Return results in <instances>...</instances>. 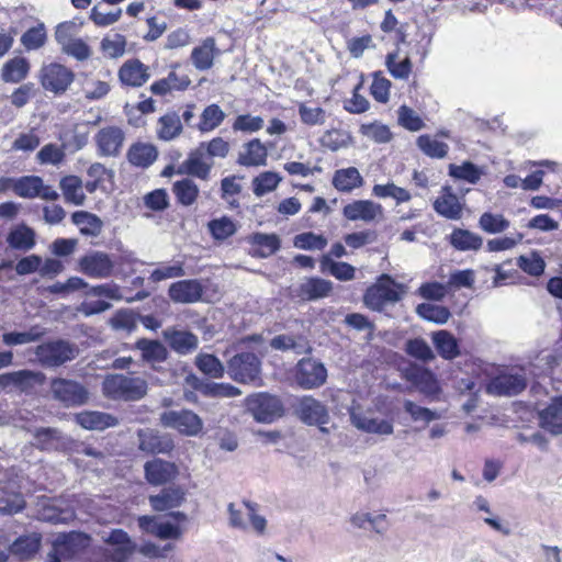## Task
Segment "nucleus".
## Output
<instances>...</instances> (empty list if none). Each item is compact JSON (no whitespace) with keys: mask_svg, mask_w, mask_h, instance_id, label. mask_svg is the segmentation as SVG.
<instances>
[{"mask_svg":"<svg viewBox=\"0 0 562 562\" xmlns=\"http://www.w3.org/2000/svg\"><path fill=\"white\" fill-rule=\"evenodd\" d=\"M79 347L67 339L57 338L43 342L35 348V356L43 368H59L79 356Z\"/></svg>","mask_w":562,"mask_h":562,"instance_id":"obj_1","label":"nucleus"},{"mask_svg":"<svg viewBox=\"0 0 562 562\" xmlns=\"http://www.w3.org/2000/svg\"><path fill=\"white\" fill-rule=\"evenodd\" d=\"M226 369L233 381L240 384H255L261 380L262 361L252 351H241L227 359Z\"/></svg>","mask_w":562,"mask_h":562,"instance_id":"obj_2","label":"nucleus"},{"mask_svg":"<svg viewBox=\"0 0 562 562\" xmlns=\"http://www.w3.org/2000/svg\"><path fill=\"white\" fill-rule=\"evenodd\" d=\"M103 391L114 400L139 401L147 394L148 384L139 376L112 374L104 379Z\"/></svg>","mask_w":562,"mask_h":562,"instance_id":"obj_3","label":"nucleus"},{"mask_svg":"<svg viewBox=\"0 0 562 562\" xmlns=\"http://www.w3.org/2000/svg\"><path fill=\"white\" fill-rule=\"evenodd\" d=\"M403 285L397 283L390 274L383 273L378 282L368 288L363 302L372 311L382 312L387 303H397L402 300Z\"/></svg>","mask_w":562,"mask_h":562,"instance_id":"obj_4","label":"nucleus"},{"mask_svg":"<svg viewBox=\"0 0 562 562\" xmlns=\"http://www.w3.org/2000/svg\"><path fill=\"white\" fill-rule=\"evenodd\" d=\"M246 407L254 419L259 423L271 424L284 415V405L281 398L267 392L247 396Z\"/></svg>","mask_w":562,"mask_h":562,"instance_id":"obj_5","label":"nucleus"},{"mask_svg":"<svg viewBox=\"0 0 562 562\" xmlns=\"http://www.w3.org/2000/svg\"><path fill=\"white\" fill-rule=\"evenodd\" d=\"M53 398L65 407L83 406L89 401V391L79 381L67 378H53L49 385Z\"/></svg>","mask_w":562,"mask_h":562,"instance_id":"obj_6","label":"nucleus"},{"mask_svg":"<svg viewBox=\"0 0 562 562\" xmlns=\"http://www.w3.org/2000/svg\"><path fill=\"white\" fill-rule=\"evenodd\" d=\"M327 376L325 364L314 358H302L293 371L294 382L302 390H315L323 386Z\"/></svg>","mask_w":562,"mask_h":562,"instance_id":"obj_7","label":"nucleus"},{"mask_svg":"<svg viewBox=\"0 0 562 562\" xmlns=\"http://www.w3.org/2000/svg\"><path fill=\"white\" fill-rule=\"evenodd\" d=\"M115 263L112 256L100 250H91L77 261V270L88 278L108 279L112 277Z\"/></svg>","mask_w":562,"mask_h":562,"instance_id":"obj_8","label":"nucleus"},{"mask_svg":"<svg viewBox=\"0 0 562 562\" xmlns=\"http://www.w3.org/2000/svg\"><path fill=\"white\" fill-rule=\"evenodd\" d=\"M160 424L186 436H196L202 431V418L190 409L165 411L159 417Z\"/></svg>","mask_w":562,"mask_h":562,"instance_id":"obj_9","label":"nucleus"},{"mask_svg":"<svg viewBox=\"0 0 562 562\" xmlns=\"http://www.w3.org/2000/svg\"><path fill=\"white\" fill-rule=\"evenodd\" d=\"M41 85L55 94L64 93L75 79L74 72L58 63H50L41 69Z\"/></svg>","mask_w":562,"mask_h":562,"instance_id":"obj_10","label":"nucleus"},{"mask_svg":"<svg viewBox=\"0 0 562 562\" xmlns=\"http://www.w3.org/2000/svg\"><path fill=\"white\" fill-rule=\"evenodd\" d=\"M294 411L299 419L308 426L326 425L329 422L326 405L312 395L301 396L297 400Z\"/></svg>","mask_w":562,"mask_h":562,"instance_id":"obj_11","label":"nucleus"},{"mask_svg":"<svg viewBox=\"0 0 562 562\" xmlns=\"http://www.w3.org/2000/svg\"><path fill=\"white\" fill-rule=\"evenodd\" d=\"M528 385L525 374L502 373L494 376L486 385V392L496 396H515L520 394Z\"/></svg>","mask_w":562,"mask_h":562,"instance_id":"obj_12","label":"nucleus"},{"mask_svg":"<svg viewBox=\"0 0 562 562\" xmlns=\"http://www.w3.org/2000/svg\"><path fill=\"white\" fill-rule=\"evenodd\" d=\"M140 352V359L154 371L160 372L162 363L167 361L169 351L158 339L139 338L133 347Z\"/></svg>","mask_w":562,"mask_h":562,"instance_id":"obj_13","label":"nucleus"},{"mask_svg":"<svg viewBox=\"0 0 562 562\" xmlns=\"http://www.w3.org/2000/svg\"><path fill=\"white\" fill-rule=\"evenodd\" d=\"M103 541L109 546H114L115 548L108 557L109 562H128L130 558L136 551V543L131 539L128 533L120 528L112 529L106 536H104Z\"/></svg>","mask_w":562,"mask_h":562,"instance_id":"obj_14","label":"nucleus"},{"mask_svg":"<svg viewBox=\"0 0 562 562\" xmlns=\"http://www.w3.org/2000/svg\"><path fill=\"white\" fill-rule=\"evenodd\" d=\"M138 449L148 454H166L175 448L173 440L167 434L150 428L139 429L137 432Z\"/></svg>","mask_w":562,"mask_h":562,"instance_id":"obj_15","label":"nucleus"},{"mask_svg":"<svg viewBox=\"0 0 562 562\" xmlns=\"http://www.w3.org/2000/svg\"><path fill=\"white\" fill-rule=\"evenodd\" d=\"M98 155L101 157H116L120 155L125 134L117 126H108L101 128L95 137Z\"/></svg>","mask_w":562,"mask_h":562,"instance_id":"obj_16","label":"nucleus"},{"mask_svg":"<svg viewBox=\"0 0 562 562\" xmlns=\"http://www.w3.org/2000/svg\"><path fill=\"white\" fill-rule=\"evenodd\" d=\"M204 286L198 279H186L173 282L168 289V295L175 303L191 304L202 300Z\"/></svg>","mask_w":562,"mask_h":562,"instance_id":"obj_17","label":"nucleus"},{"mask_svg":"<svg viewBox=\"0 0 562 562\" xmlns=\"http://www.w3.org/2000/svg\"><path fill=\"white\" fill-rule=\"evenodd\" d=\"M331 291V281L311 277L292 291V296L300 301H317L327 297Z\"/></svg>","mask_w":562,"mask_h":562,"instance_id":"obj_18","label":"nucleus"},{"mask_svg":"<svg viewBox=\"0 0 562 562\" xmlns=\"http://www.w3.org/2000/svg\"><path fill=\"white\" fill-rule=\"evenodd\" d=\"M145 479L150 485L159 486L172 481L178 475L175 463L156 458L144 464Z\"/></svg>","mask_w":562,"mask_h":562,"instance_id":"obj_19","label":"nucleus"},{"mask_svg":"<svg viewBox=\"0 0 562 562\" xmlns=\"http://www.w3.org/2000/svg\"><path fill=\"white\" fill-rule=\"evenodd\" d=\"M162 337L168 346L178 355L186 356L199 347V338L189 330H180L175 327H168L162 330Z\"/></svg>","mask_w":562,"mask_h":562,"instance_id":"obj_20","label":"nucleus"},{"mask_svg":"<svg viewBox=\"0 0 562 562\" xmlns=\"http://www.w3.org/2000/svg\"><path fill=\"white\" fill-rule=\"evenodd\" d=\"M45 381L46 375L41 371L23 369L14 372L2 373L0 374V393L11 385L23 390L35 385H43Z\"/></svg>","mask_w":562,"mask_h":562,"instance_id":"obj_21","label":"nucleus"},{"mask_svg":"<svg viewBox=\"0 0 562 562\" xmlns=\"http://www.w3.org/2000/svg\"><path fill=\"white\" fill-rule=\"evenodd\" d=\"M207 156L199 148V146L192 150L188 158L182 161V164L178 167V175H188L190 177H195L201 180H207L210 178L211 169L213 167V162L205 161Z\"/></svg>","mask_w":562,"mask_h":562,"instance_id":"obj_22","label":"nucleus"},{"mask_svg":"<svg viewBox=\"0 0 562 562\" xmlns=\"http://www.w3.org/2000/svg\"><path fill=\"white\" fill-rule=\"evenodd\" d=\"M539 425L552 436L562 435V395L553 397L549 405L539 412Z\"/></svg>","mask_w":562,"mask_h":562,"instance_id":"obj_23","label":"nucleus"},{"mask_svg":"<svg viewBox=\"0 0 562 562\" xmlns=\"http://www.w3.org/2000/svg\"><path fill=\"white\" fill-rule=\"evenodd\" d=\"M150 78L149 68L139 59L125 61L119 70V79L124 86L142 87Z\"/></svg>","mask_w":562,"mask_h":562,"instance_id":"obj_24","label":"nucleus"},{"mask_svg":"<svg viewBox=\"0 0 562 562\" xmlns=\"http://www.w3.org/2000/svg\"><path fill=\"white\" fill-rule=\"evenodd\" d=\"M382 212V206L371 200H357L342 209L344 216L349 221L372 222Z\"/></svg>","mask_w":562,"mask_h":562,"instance_id":"obj_25","label":"nucleus"},{"mask_svg":"<svg viewBox=\"0 0 562 562\" xmlns=\"http://www.w3.org/2000/svg\"><path fill=\"white\" fill-rule=\"evenodd\" d=\"M432 206L440 216L448 220H459L462 214V204L450 186L441 188V195L435 200Z\"/></svg>","mask_w":562,"mask_h":562,"instance_id":"obj_26","label":"nucleus"},{"mask_svg":"<svg viewBox=\"0 0 562 562\" xmlns=\"http://www.w3.org/2000/svg\"><path fill=\"white\" fill-rule=\"evenodd\" d=\"M148 499L154 510L165 512L179 507L186 499V493L179 486H169L156 495H150Z\"/></svg>","mask_w":562,"mask_h":562,"instance_id":"obj_27","label":"nucleus"},{"mask_svg":"<svg viewBox=\"0 0 562 562\" xmlns=\"http://www.w3.org/2000/svg\"><path fill=\"white\" fill-rule=\"evenodd\" d=\"M75 420L78 425L88 430H104L110 427H115L119 424L115 416L93 411H83L76 414Z\"/></svg>","mask_w":562,"mask_h":562,"instance_id":"obj_28","label":"nucleus"},{"mask_svg":"<svg viewBox=\"0 0 562 562\" xmlns=\"http://www.w3.org/2000/svg\"><path fill=\"white\" fill-rule=\"evenodd\" d=\"M350 419L352 425L364 432L374 434V435H392L394 431V426L391 420L381 419L378 417H370L366 414H355L350 415Z\"/></svg>","mask_w":562,"mask_h":562,"instance_id":"obj_29","label":"nucleus"},{"mask_svg":"<svg viewBox=\"0 0 562 562\" xmlns=\"http://www.w3.org/2000/svg\"><path fill=\"white\" fill-rule=\"evenodd\" d=\"M431 340L436 351L445 360H453L461 355L459 340L449 330L432 331Z\"/></svg>","mask_w":562,"mask_h":562,"instance_id":"obj_30","label":"nucleus"},{"mask_svg":"<svg viewBox=\"0 0 562 562\" xmlns=\"http://www.w3.org/2000/svg\"><path fill=\"white\" fill-rule=\"evenodd\" d=\"M244 151L239 153L237 164L244 167H259L267 165L268 149L259 138L244 144Z\"/></svg>","mask_w":562,"mask_h":562,"instance_id":"obj_31","label":"nucleus"},{"mask_svg":"<svg viewBox=\"0 0 562 562\" xmlns=\"http://www.w3.org/2000/svg\"><path fill=\"white\" fill-rule=\"evenodd\" d=\"M248 241L258 247L251 252L256 258H268L281 248V239L277 234L254 233L249 236Z\"/></svg>","mask_w":562,"mask_h":562,"instance_id":"obj_32","label":"nucleus"},{"mask_svg":"<svg viewBox=\"0 0 562 562\" xmlns=\"http://www.w3.org/2000/svg\"><path fill=\"white\" fill-rule=\"evenodd\" d=\"M65 440L66 437L58 428L41 427L34 430L32 445L42 451H53Z\"/></svg>","mask_w":562,"mask_h":562,"instance_id":"obj_33","label":"nucleus"},{"mask_svg":"<svg viewBox=\"0 0 562 562\" xmlns=\"http://www.w3.org/2000/svg\"><path fill=\"white\" fill-rule=\"evenodd\" d=\"M89 537L82 532H69L60 535L55 541V550L58 555L71 557L83 549Z\"/></svg>","mask_w":562,"mask_h":562,"instance_id":"obj_34","label":"nucleus"},{"mask_svg":"<svg viewBox=\"0 0 562 562\" xmlns=\"http://www.w3.org/2000/svg\"><path fill=\"white\" fill-rule=\"evenodd\" d=\"M35 238L36 234L33 228L26 224H20L9 232L7 243L12 249L27 251L35 247Z\"/></svg>","mask_w":562,"mask_h":562,"instance_id":"obj_35","label":"nucleus"},{"mask_svg":"<svg viewBox=\"0 0 562 562\" xmlns=\"http://www.w3.org/2000/svg\"><path fill=\"white\" fill-rule=\"evenodd\" d=\"M405 378L425 394L432 395L439 390L436 376L429 369L413 367L405 372Z\"/></svg>","mask_w":562,"mask_h":562,"instance_id":"obj_36","label":"nucleus"},{"mask_svg":"<svg viewBox=\"0 0 562 562\" xmlns=\"http://www.w3.org/2000/svg\"><path fill=\"white\" fill-rule=\"evenodd\" d=\"M72 223L83 236L97 237L103 228L102 220L88 211H76L71 214Z\"/></svg>","mask_w":562,"mask_h":562,"instance_id":"obj_37","label":"nucleus"},{"mask_svg":"<svg viewBox=\"0 0 562 562\" xmlns=\"http://www.w3.org/2000/svg\"><path fill=\"white\" fill-rule=\"evenodd\" d=\"M158 151L150 144H133L127 151V160L136 167L147 168L157 159Z\"/></svg>","mask_w":562,"mask_h":562,"instance_id":"obj_38","label":"nucleus"},{"mask_svg":"<svg viewBox=\"0 0 562 562\" xmlns=\"http://www.w3.org/2000/svg\"><path fill=\"white\" fill-rule=\"evenodd\" d=\"M194 364L203 374L212 379H222L227 372L226 364L213 353L201 352L196 355Z\"/></svg>","mask_w":562,"mask_h":562,"instance_id":"obj_39","label":"nucleus"},{"mask_svg":"<svg viewBox=\"0 0 562 562\" xmlns=\"http://www.w3.org/2000/svg\"><path fill=\"white\" fill-rule=\"evenodd\" d=\"M362 183L363 179L355 167L336 170L333 177V186L340 192H351Z\"/></svg>","mask_w":562,"mask_h":562,"instance_id":"obj_40","label":"nucleus"},{"mask_svg":"<svg viewBox=\"0 0 562 562\" xmlns=\"http://www.w3.org/2000/svg\"><path fill=\"white\" fill-rule=\"evenodd\" d=\"M182 133L180 115L170 111L158 120L157 135L162 140H172Z\"/></svg>","mask_w":562,"mask_h":562,"instance_id":"obj_41","label":"nucleus"},{"mask_svg":"<svg viewBox=\"0 0 562 562\" xmlns=\"http://www.w3.org/2000/svg\"><path fill=\"white\" fill-rule=\"evenodd\" d=\"M41 540L37 533L21 536L10 546V552L22 560L30 559L38 551Z\"/></svg>","mask_w":562,"mask_h":562,"instance_id":"obj_42","label":"nucleus"},{"mask_svg":"<svg viewBox=\"0 0 562 562\" xmlns=\"http://www.w3.org/2000/svg\"><path fill=\"white\" fill-rule=\"evenodd\" d=\"M319 263L322 272H329L339 281H350L355 279L356 269L348 262L335 261L329 255H324Z\"/></svg>","mask_w":562,"mask_h":562,"instance_id":"obj_43","label":"nucleus"},{"mask_svg":"<svg viewBox=\"0 0 562 562\" xmlns=\"http://www.w3.org/2000/svg\"><path fill=\"white\" fill-rule=\"evenodd\" d=\"M30 63L24 57L9 59L2 67L1 78L4 82L18 83L26 78Z\"/></svg>","mask_w":562,"mask_h":562,"instance_id":"obj_44","label":"nucleus"},{"mask_svg":"<svg viewBox=\"0 0 562 562\" xmlns=\"http://www.w3.org/2000/svg\"><path fill=\"white\" fill-rule=\"evenodd\" d=\"M59 187L63 191L65 201L75 205H82L86 195L82 192V181L77 176H65L60 179Z\"/></svg>","mask_w":562,"mask_h":562,"instance_id":"obj_45","label":"nucleus"},{"mask_svg":"<svg viewBox=\"0 0 562 562\" xmlns=\"http://www.w3.org/2000/svg\"><path fill=\"white\" fill-rule=\"evenodd\" d=\"M172 192L179 204L183 206H190L195 203L200 190L192 179L183 178L173 182Z\"/></svg>","mask_w":562,"mask_h":562,"instance_id":"obj_46","label":"nucleus"},{"mask_svg":"<svg viewBox=\"0 0 562 562\" xmlns=\"http://www.w3.org/2000/svg\"><path fill=\"white\" fill-rule=\"evenodd\" d=\"M450 244L458 250H479L483 239L480 235L468 229L456 228L450 235Z\"/></svg>","mask_w":562,"mask_h":562,"instance_id":"obj_47","label":"nucleus"},{"mask_svg":"<svg viewBox=\"0 0 562 562\" xmlns=\"http://www.w3.org/2000/svg\"><path fill=\"white\" fill-rule=\"evenodd\" d=\"M215 41L212 37L206 38L201 46L194 47L191 53V59L194 67L199 70H207L213 66Z\"/></svg>","mask_w":562,"mask_h":562,"instance_id":"obj_48","label":"nucleus"},{"mask_svg":"<svg viewBox=\"0 0 562 562\" xmlns=\"http://www.w3.org/2000/svg\"><path fill=\"white\" fill-rule=\"evenodd\" d=\"M43 187V179L37 176H24L13 181L12 190L24 199L36 198Z\"/></svg>","mask_w":562,"mask_h":562,"instance_id":"obj_49","label":"nucleus"},{"mask_svg":"<svg viewBox=\"0 0 562 562\" xmlns=\"http://www.w3.org/2000/svg\"><path fill=\"white\" fill-rule=\"evenodd\" d=\"M416 145L419 150L429 158L442 159L449 151L448 144L437 140L428 134L419 135Z\"/></svg>","mask_w":562,"mask_h":562,"instance_id":"obj_50","label":"nucleus"},{"mask_svg":"<svg viewBox=\"0 0 562 562\" xmlns=\"http://www.w3.org/2000/svg\"><path fill=\"white\" fill-rule=\"evenodd\" d=\"M75 517L71 508H60L54 504H46L38 510V519L49 524H68Z\"/></svg>","mask_w":562,"mask_h":562,"instance_id":"obj_51","label":"nucleus"},{"mask_svg":"<svg viewBox=\"0 0 562 562\" xmlns=\"http://www.w3.org/2000/svg\"><path fill=\"white\" fill-rule=\"evenodd\" d=\"M398 58V49L395 52H391L385 57V66L387 68V71L390 75L400 80H406L408 79L409 75L412 74L413 64L411 61V58L406 56L402 60H397Z\"/></svg>","mask_w":562,"mask_h":562,"instance_id":"obj_52","label":"nucleus"},{"mask_svg":"<svg viewBox=\"0 0 562 562\" xmlns=\"http://www.w3.org/2000/svg\"><path fill=\"white\" fill-rule=\"evenodd\" d=\"M416 314L425 321L440 325L446 324L451 316L448 307L431 303L418 304L416 306Z\"/></svg>","mask_w":562,"mask_h":562,"instance_id":"obj_53","label":"nucleus"},{"mask_svg":"<svg viewBox=\"0 0 562 562\" xmlns=\"http://www.w3.org/2000/svg\"><path fill=\"white\" fill-rule=\"evenodd\" d=\"M225 112L220 108V105L213 103L207 105L202 114L199 124L196 127L202 133L211 132L218 127L223 121L225 120Z\"/></svg>","mask_w":562,"mask_h":562,"instance_id":"obj_54","label":"nucleus"},{"mask_svg":"<svg viewBox=\"0 0 562 562\" xmlns=\"http://www.w3.org/2000/svg\"><path fill=\"white\" fill-rule=\"evenodd\" d=\"M138 323V313L133 310H119L110 319V325L114 330H123L131 334L136 330Z\"/></svg>","mask_w":562,"mask_h":562,"instance_id":"obj_55","label":"nucleus"},{"mask_svg":"<svg viewBox=\"0 0 562 562\" xmlns=\"http://www.w3.org/2000/svg\"><path fill=\"white\" fill-rule=\"evenodd\" d=\"M210 234L215 240H225L237 232L236 224L228 216L211 220L207 223Z\"/></svg>","mask_w":562,"mask_h":562,"instance_id":"obj_56","label":"nucleus"},{"mask_svg":"<svg viewBox=\"0 0 562 562\" xmlns=\"http://www.w3.org/2000/svg\"><path fill=\"white\" fill-rule=\"evenodd\" d=\"M404 351L408 356L423 362H429L435 359L432 349L427 341L420 337L408 339L405 342Z\"/></svg>","mask_w":562,"mask_h":562,"instance_id":"obj_57","label":"nucleus"},{"mask_svg":"<svg viewBox=\"0 0 562 562\" xmlns=\"http://www.w3.org/2000/svg\"><path fill=\"white\" fill-rule=\"evenodd\" d=\"M46 40L47 34L44 23H38L36 26L30 27L20 38L21 44L26 50L40 49L45 45Z\"/></svg>","mask_w":562,"mask_h":562,"instance_id":"obj_58","label":"nucleus"},{"mask_svg":"<svg viewBox=\"0 0 562 562\" xmlns=\"http://www.w3.org/2000/svg\"><path fill=\"white\" fill-rule=\"evenodd\" d=\"M449 176L454 179L465 180L475 184L481 179V169L471 161H464L462 165H449Z\"/></svg>","mask_w":562,"mask_h":562,"instance_id":"obj_59","label":"nucleus"},{"mask_svg":"<svg viewBox=\"0 0 562 562\" xmlns=\"http://www.w3.org/2000/svg\"><path fill=\"white\" fill-rule=\"evenodd\" d=\"M282 178L273 171H265L254 178L252 191L255 195L262 196L266 193L273 191L280 183Z\"/></svg>","mask_w":562,"mask_h":562,"instance_id":"obj_60","label":"nucleus"},{"mask_svg":"<svg viewBox=\"0 0 562 562\" xmlns=\"http://www.w3.org/2000/svg\"><path fill=\"white\" fill-rule=\"evenodd\" d=\"M479 226L481 229L488 234H498L509 227V221L506 220L502 214L484 212L480 216Z\"/></svg>","mask_w":562,"mask_h":562,"instance_id":"obj_61","label":"nucleus"},{"mask_svg":"<svg viewBox=\"0 0 562 562\" xmlns=\"http://www.w3.org/2000/svg\"><path fill=\"white\" fill-rule=\"evenodd\" d=\"M25 502L20 493L8 492L0 488V513L13 515L23 510Z\"/></svg>","mask_w":562,"mask_h":562,"instance_id":"obj_62","label":"nucleus"},{"mask_svg":"<svg viewBox=\"0 0 562 562\" xmlns=\"http://www.w3.org/2000/svg\"><path fill=\"white\" fill-rule=\"evenodd\" d=\"M403 407L404 411L411 416L413 422H423L427 425L440 418V415L436 411L419 406L411 400H405Z\"/></svg>","mask_w":562,"mask_h":562,"instance_id":"obj_63","label":"nucleus"},{"mask_svg":"<svg viewBox=\"0 0 562 562\" xmlns=\"http://www.w3.org/2000/svg\"><path fill=\"white\" fill-rule=\"evenodd\" d=\"M517 266L532 277H540L546 269V262L537 251H532L530 256H519Z\"/></svg>","mask_w":562,"mask_h":562,"instance_id":"obj_64","label":"nucleus"}]
</instances>
